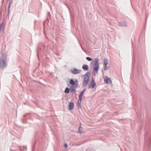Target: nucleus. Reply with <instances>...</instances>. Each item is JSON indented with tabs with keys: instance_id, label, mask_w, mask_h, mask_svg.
<instances>
[{
	"instance_id": "obj_14",
	"label": "nucleus",
	"mask_w": 151,
	"mask_h": 151,
	"mask_svg": "<svg viewBox=\"0 0 151 151\" xmlns=\"http://www.w3.org/2000/svg\"><path fill=\"white\" fill-rule=\"evenodd\" d=\"M69 91H70L69 89L67 87L65 89V93H68L69 92Z\"/></svg>"
},
{
	"instance_id": "obj_4",
	"label": "nucleus",
	"mask_w": 151,
	"mask_h": 151,
	"mask_svg": "<svg viewBox=\"0 0 151 151\" xmlns=\"http://www.w3.org/2000/svg\"><path fill=\"white\" fill-rule=\"evenodd\" d=\"M96 84V83L93 78H92L91 82L88 85V87L90 88H94Z\"/></svg>"
},
{
	"instance_id": "obj_2",
	"label": "nucleus",
	"mask_w": 151,
	"mask_h": 151,
	"mask_svg": "<svg viewBox=\"0 0 151 151\" xmlns=\"http://www.w3.org/2000/svg\"><path fill=\"white\" fill-rule=\"evenodd\" d=\"M7 64L5 61L1 59L0 60V68L3 69L6 67Z\"/></svg>"
},
{
	"instance_id": "obj_17",
	"label": "nucleus",
	"mask_w": 151,
	"mask_h": 151,
	"mask_svg": "<svg viewBox=\"0 0 151 151\" xmlns=\"http://www.w3.org/2000/svg\"><path fill=\"white\" fill-rule=\"evenodd\" d=\"M91 74L89 72H87L85 74V76H89Z\"/></svg>"
},
{
	"instance_id": "obj_1",
	"label": "nucleus",
	"mask_w": 151,
	"mask_h": 151,
	"mask_svg": "<svg viewBox=\"0 0 151 151\" xmlns=\"http://www.w3.org/2000/svg\"><path fill=\"white\" fill-rule=\"evenodd\" d=\"M91 64L92 65L93 68L92 74L93 75L96 76L97 74L99 68L98 59V58H95L91 62Z\"/></svg>"
},
{
	"instance_id": "obj_19",
	"label": "nucleus",
	"mask_w": 151,
	"mask_h": 151,
	"mask_svg": "<svg viewBox=\"0 0 151 151\" xmlns=\"http://www.w3.org/2000/svg\"><path fill=\"white\" fill-rule=\"evenodd\" d=\"M64 147L65 148H66L68 147L67 144H65L64 145Z\"/></svg>"
},
{
	"instance_id": "obj_20",
	"label": "nucleus",
	"mask_w": 151,
	"mask_h": 151,
	"mask_svg": "<svg viewBox=\"0 0 151 151\" xmlns=\"http://www.w3.org/2000/svg\"><path fill=\"white\" fill-rule=\"evenodd\" d=\"M10 5H11V4H9V6H8V9H9V8H10Z\"/></svg>"
},
{
	"instance_id": "obj_18",
	"label": "nucleus",
	"mask_w": 151,
	"mask_h": 151,
	"mask_svg": "<svg viewBox=\"0 0 151 151\" xmlns=\"http://www.w3.org/2000/svg\"><path fill=\"white\" fill-rule=\"evenodd\" d=\"M105 66V67L104 68V70H107L108 69V67H107V65H104Z\"/></svg>"
},
{
	"instance_id": "obj_12",
	"label": "nucleus",
	"mask_w": 151,
	"mask_h": 151,
	"mask_svg": "<svg viewBox=\"0 0 151 151\" xmlns=\"http://www.w3.org/2000/svg\"><path fill=\"white\" fill-rule=\"evenodd\" d=\"M119 25L122 27H126L127 26V24L125 22H122L120 23Z\"/></svg>"
},
{
	"instance_id": "obj_21",
	"label": "nucleus",
	"mask_w": 151,
	"mask_h": 151,
	"mask_svg": "<svg viewBox=\"0 0 151 151\" xmlns=\"http://www.w3.org/2000/svg\"><path fill=\"white\" fill-rule=\"evenodd\" d=\"M11 1H10L9 4H11Z\"/></svg>"
},
{
	"instance_id": "obj_11",
	"label": "nucleus",
	"mask_w": 151,
	"mask_h": 151,
	"mask_svg": "<svg viewBox=\"0 0 151 151\" xmlns=\"http://www.w3.org/2000/svg\"><path fill=\"white\" fill-rule=\"evenodd\" d=\"M82 99H79V100L77 102V105L78 107H80L81 106V102Z\"/></svg>"
},
{
	"instance_id": "obj_13",
	"label": "nucleus",
	"mask_w": 151,
	"mask_h": 151,
	"mask_svg": "<svg viewBox=\"0 0 151 151\" xmlns=\"http://www.w3.org/2000/svg\"><path fill=\"white\" fill-rule=\"evenodd\" d=\"M104 65H107L109 61L107 58H104Z\"/></svg>"
},
{
	"instance_id": "obj_10",
	"label": "nucleus",
	"mask_w": 151,
	"mask_h": 151,
	"mask_svg": "<svg viewBox=\"0 0 151 151\" xmlns=\"http://www.w3.org/2000/svg\"><path fill=\"white\" fill-rule=\"evenodd\" d=\"M82 68L84 70H87L89 69V67L88 65L84 64L82 66Z\"/></svg>"
},
{
	"instance_id": "obj_6",
	"label": "nucleus",
	"mask_w": 151,
	"mask_h": 151,
	"mask_svg": "<svg viewBox=\"0 0 151 151\" xmlns=\"http://www.w3.org/2000/svg\"><path fill=\"white\" fill-rule=\"evenodd\" d=\"M104 81L105 83L106 84L111 83V81L110 78L107 77L106 76L104 78Z\"/></svg>"
},
{
	"instance_id": "obj_22",
	"label": "nucleus",
	"mask_w": 151,
	"mask_h": 151,
	"mask_svg": "<svg viewBox=\"0 0 151 151\" xmlns=\"http://www.w3.org/2000/svg\"><path fill=\"white\" fill-rule=\"evenodd\" d=\"M80 132V130H79L78 131V132Z\"/></svg>"
},
{
	"instance_id": "obj_9",
	"label": "nucleus",
	"mask_w": 151,
	"mask_h": 151,
	"mask_svg": "<svg viewBox=\"0 0 151 151\" xmlns=\"http://www.w3.org/2000/svg\"><path fill=\"white\" fill-rule=\"evenodd\" d=\"M86 89H84L82 91L81 93L80 94L79 96V99H82V97L83 96V94L86 91Z\"/></svg>"
},
{
	"instance_id": "obj_8",
	"label": "nucleus",
	"mask_w": 151,
	"mask_h": 151,
	"mask_svg": "<svg viewBox=\"0 0 151 151\" xmlns=\"http://www.w3.org/2000/svg\"><path fill=\"white\" fill-rule=\"evenodd\" d=\"M68 106L70 110L73 109L74 107V103L73 102H70Z\"/></svg>"
},
{
	"instance_id": "obj_7",
	"label": "nucleus",
	"mask_w": 151,
	"mask_h": 151,
	"mask_svg": "<svg viewBox=\"0 0 151 151\" xmlns=\"http://www.w3.org/2000/svg\"><path fill=\"white\" fill-rule=\"evenodd\" d=\"M78 86L77 85L75 84L74 86H71L70 88V91L71 92H75L76 89L77 88Z\"/></svg>"
},
{
	"instance_id": "obj_15",
	"label": "nucleus",
	"mask_w": 151,
	"mask_h": 151,
	"mask_svg": "<svg viewBox=\"0 0 151 151\" xmlns=\"http://www.w3.org/2000/svg\"><path fill=\"white\" fill-rule=\"evenodd\" d=\"M70 83L71 85H74L75 84V82L72 79H71L70 81Z\"/></svg>"
},
{
	"instance_id": "obj_5",
	"label": "nucleus",
	"mask_w": 151,
	"mask_h": 151,
	"mask_svg": "<svg viewBox=\"0 0 151 151\" xmlns=\"http://www.w3.org/2000/svg\"><path fill=\"white\" fill-rule=\"evenodd\" d=\"M71 71L73 74H76L80 73L81 70L80 69L74 68L73 70H71Z\"/></svg>"
},
{
	"instance_id": "obj_16",
	"label": "nucleus",
	"mask_w": 151,
	"mask_h": 151,
	"mask_svg": "<svg viewBox=\"0 0 151 151\" xmlns=\"http://www.w3.org/2000/svg\"><path fill=\"white\" fill-rule=\"evenodd\" d=\"M86 59L88 61H91L92 60V58L89 57H87L86 58Z\"/></svg>"
},
{
	"instance_id": "obj_3",
	"label": "nucleus",
	"mask_w": 151,
	"mask_h": 151,
	"mask_svg": "<svg viewBox=\"0 0 151 151\" xmlns=\"http://www.w3.org/2000/svg\"><path fill=\"white\" fill-rule=\"evenodd\" d=\"M89 76H84V80L83 82V86L85 87L88 83Z\"/></svg>"
}]
</instances>
